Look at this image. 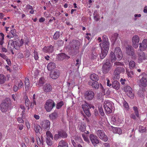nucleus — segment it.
<instances>
[{"label":"nucleus","instance_id":"nucleus-1","mask_svg":"<svg viewBox=\"0 0 147 147\" xmlns=\"http://www.w3.org/2000/svg\"><path fill=\"white\" fill-rule=\"evenodd\" d=\"M124 65L122 62L116 61L114 63V66L117 67L118 66L120 67H117L114 71V78L118 79L120 78L119 75L121 73H124L125 71L124 67Z\"/></svg>","mask_w":147,"mask_h":147},{"label":"nucleus","instance_id":"nucleus-2","mask_svg":"<svg viewBox=\"0 0 147 147\" xmlns=\"http://www.w3.org/2000/svg\"><path fill=\"white\" fill-rule=\"evenodd\" d=\"M110 57L112 62L115 61L116 59L118 60L121 59L122 57V53L120 47H116L114 53L111 52Z\"/></svg>","mask_w":147,"mask_h":147},{"label":"nucleus","instance_id":"nucleus-3","mask_svg":"<svg viewBox=\"0 0 147 147\" xmlns=\"http://www.w3.org/2000/svg\"><path fill=\"white\" fill-rule=\"evenodd\" d=\"M80 45V42L79 41L73 40L70 44L69 49L72 52L74 53V54H76L78 52V49Z\"/></svg>","mask_w":147,"mask_h":147},{"label":"nucleus","instance_id":"nucleus-4","mask_svg":"<svg viewBox=\"0 0 147 147\" xmlns=\"http://www.w3.org/2000/svg\"><path fill=\"white\" fill-rule=\"evenodd\" d=\"M112 65L109 60L107 59L104 62L102 68V71L104 74H107L109 72L111 69Z\"/></svg>","mask_w":147,"mask_h":147},{"label":"nucleus","instance_id":"nucleus-5","mask_svg":"<svg viewBox=\"0 0 147 147\" xmlns=\"http://www.w3.org/2000/svg\"><path fill=\"white\" fill-rule=\"evenodd\" d=\"M11 101L9 98L5 99L1 104L0 109L3 112H5L8 110Z\"/></svg>","mask_w":147,"mask_h":147},{"label":"nucleus","instance_id":"nucleus-6","mask_svg":"<svg viewBox=\"0 0 147 147\" xmlns=\"http://www.w3.org/2000/svg\"><path fill=\"white\" fill-rule=\"evenodd\" d=\"M55 106V104L53 101L49 99L47 100L45 106V108L46 111L49 112L51 111Z\"/></svg>","mask_w":147,"mask_h":147},{"label":"nucleus","instance_id":"nucleus-7","mask_svg":"<svg viewBox=\"0 0 147 147\" xmlns=\"http://www.w3.org/2000/svg\"><path fill=\"white\" fill-rule=\"evenodd\" d=\"M105 36H103V42L102 44H100V45L101 47V50H105L108 51L109 50V44L108 41V39L106 38Z\"/></svg>","mask_w":147,"mask_h":147},{"label":"nucleus","instance_id":"nucleus-8","mask_svg":"<svg viewBox=\"0 0 147 147\" xmlns=\"http://www.w3.org/2000/svg\"><path fill=\"white\" fill-rule=\"evenodd\" d=\"M94 95V92L91 90H87L85 92L84 94L85 99L89 101L93 99Z\"/></svg>","mask_w":147,"mask_h":147},{"label":"nucleus","instance_id":"nucleus-9","mask_svg":"<svg viewBox=\"0 0 147 147\" xmlns=\"http://www.w3.org/2000/svg\"><path fill=\"white\" fill-rule=\"evenodd\" d=\"M11 38V39L9 40L8 45V47L9 49H13L15 47V44L16 46H19L18 45V42H17L18 40V38Z\"/></svg>","mask_w":147,"mask_h":147},{"label":"nucleus","instance_id":"nucleus-10","mask_svg":"<svg viewBox=\"0 0 147 147\" xmlns=\"http://www.w3.org/2000/svg\"><path fill=\"white\" fill-rule=\"evenodd\" d=\"M82 108L86 115L89 117L91 116V114L90 112L89 109H90L91 108L94 109V107L93 106L88 105L87 104H85L82 105Z\"/></svg>","mask_w":147,"mask_h":147},{"label":"nucleus","instance_id":"nucleus-11","mask_svg":"<svg viewBox=\"0 0 147 147\" xmlns=\"http://www.w3.org/2000/svg\"><path fill=\"white\" fill-rule=\"evenodd\" d=\"M40 125L42 128L45 130H48L50 129V122L49 120H44L41 122Z\"/></svg>","mask_w":147,"mask_h":147},{"label":"nucleus","instance_id":"nucleus-12","mask_svg":"<svg viewBox=\"0 0 147 147\" xmlns=\"http://www.w3.org/2000/svg\"><path fill=\"white\" fill-rule=\"evenodd\" d=\"M60 71L57 69H55L51 71L50 73V77L53 79H57L60 76Z\"/></svg>","mask_w":147,"mask_h":147},{"label":"nucleus","instance_id":"nucleus-13","mask_svg":"<svg viewBox=\"0 0 147 147\" xmlns=\"http://www.w3.org/2000/svg\"><path fill=\"white\" fill-rule=\"evenodd\" d=\"M99 138L105 142L108 140L107 136L105 134L104 131L102 130H98L96 132Z\"/></svg>","mask_w":147,"mask_h":147},{"label":"nucleus","instance_id":"nucleus-14","mask_svg":"<svg viewBox=\"0 0 147 147\" xmlns=\"http://www.w3.org/2000/svg\"><path fill=\"white\" fill-rule=\"evenodd\" d=\"M124 90L129 97L131 98H134V94L132 92V88L130 86H125L124 88Z\"/></svg>","mask_w":147,"mask_h":147},{"label":"nucleus","instance_id":"nucleus-15","mask_svg":"<svg viewBox=\"0 0 147 147\" xmlns=\"http://www.w3.org/2000/svg\"><path fill=\"white\" fill-rule=\"evenodd\" d=\"M132 46L134 48H137L138 46L139 38L137 35L134 36L132 39Z\"/></svg>","mask_w":147,"mask_h":147},{"label":"nucleus","instance_id":"nucleus-16","mask_svg":"<svg viewBox=\"0 0 147 147\" xmlns=\"http://www.w3.org/2000/svg\"><path fill=\"white\" fill-rule=\"evenodd\" d=\"M89 138L92 143L94 146H96V144L99 143L98 138L96 136L91 134L90 135Z\"/></svg>","mask_w":147,"mask_h":147},{"label":"nucleus","instance_id":"nucleus-17","mask_svg":"<svg viewBox=\"0 0 147 147\" xmlns=\"http://www.w3.org/2000/svg\"><path fill=\"white\" fill-rule=\"evenodd\" d=\"M126 53L130 56L134 57L135 55L133 48L130 45H127L126 47Z\"/></svg>","mask_w":147,"mask_h":147},{"label":"nucleus","instance_id":"nucleus-18","mask_svg":"<svg viewBox=\"0 0 147 147\" xmlns=\"http://www.w3.org/2000/svg\"><path fill=\"white\" fill-rule=\"evenodd\" d=\"M147 48V39H144L142 43H139V49L141 51L145 50Z\"/></svg>","mask_w":147,"mask_h":147},{"label":"nucleus","instance_id":"nucleus-19","mask_svg":"<svg viewBox=\"0 0 147 147\" xmlns=\"http://www.w3.org/2000/svg\"><path fill=\"white\" fill-rule=\"evenodd\" d=\"M147 59V54L144 52L140 53L138 55V61L139 63L146 61Z\"/></svg>","mask_w":147,"mask_h":147},{"label":"nucleus","instance_id":"nucleus-20","mask_svg":"<svg viewBox=\"0 0 147 147\" xmlns=\"http://www.w3.org/2000/svg\"><path fill=\"white\" fill-rule=\"evenodd\" d=\"M146 76H144L142 77L140 80L139 85L140 86L144 87H146L147 86Z\"/></svg>","mask_w":147,"mask_h":147},{"label":"nucleus","instance_id":"nucleus-21","mask_svg":"<svg viewBox=\"0 0 147 147\" xmlns=\"http://www.w3.org/2000/svg\"><path fill=\"white\" fill-rule=\"evenodd\" d=\"M52 87L49 84H45L43 87V90L46 93H48L51 91Z\"/></svg>","mask_w":147,"mask_h":147},{"label":"nucleus","instance_id":"nucleus-22","mask_svg":"<svg viewBox=\"0 0 147 147\" xmlns=\"http://www.w3.org/2000/svg\"><path fill=\"white\" fill-rule=\"evenodd\" d=\"M43 51L45 52L52 53L54 50L53 47L52 45L49 46L45 47L43 49Z\"/></svg>","mask_w":147,"mask_h":147},{"label":"nucleus","instance_id":"nucleus-23","mask_svg":"<svg viewBox=\"0 0 147 147\" xmlns=\"http://www.w3.org/2000/svg\"><path fill=\"white\" fill-rule=\"evenodd\" d=\"M86 126L84 123H83L79 122L78 125V128L82 132H84L86 130Z\"/></svg>","mask_w":147,"mask_h":147},{"label":"nucleus","instance_id":"nucleus-24","mask_svg":"<svg viewBox=\"0 0 147 147\" xmlns=\"http://www.w3.org/2000/svg\"><path fill=\"white\" fill-rule=\"evenodd\" d=\"M88 84L91 86L93 88L95 89H98L99 87V84L97 81L92 82L90 81L88 82Z\"/></svg>","mask_w":147,"mask_h":147},{"label":"nucleus","instance_id":"nucleus-25","mask_svg":"<svg viewBox=\"0 0 147 147\" xmlns=\"http://www.w3.org/2000/svg\"><path fill=\"white\" fill-rule=\"evenodd\" d=\"M112 86L116 90H119L120 87L119 83L117 81H114L112 82Z\"/></svg>","mask_w":147,"mask_h":147},{"label":"nucleus","instance_id":"nucleus-26","mask_svg":"<svg viewBox=\"0 0 147 147\" xmlns=\"http://www.w3.org/2000/svg\"><path fill=\"white\" fill-rule=\"evenodd\" d=\"M56 67L55 64L54 62H50L48 64L47 68L49 71H51Z\"/></svg>","mask_w":147,"mask_h":147},{"label":"nucleus","instance_id":"nucleus-27","mask_svg":"<svg viewBox=\"0 0 147 147\" xmlns=\"http://www.w3.org/2000/svg\"><path fill=\"white\" fill-rule=\"evenodd\" d=\"M58 115L57 112L54 111L53 113L49 115L50 118L52 120H55L58 118Z\"/></svg>","mask_w":147,"mask_h":147},{"label":"nucleus","instance_id":"nucleus-28","mask_svg":"<svg viewBox=\"0 0 147 147\" xmlns=\"http://www.w3.org/2000/svg\"><path fill=\"white\" fill-rule=\"evenodd\" d=\"M58 146H60L59 147H68V145L65 141L61 140L59 142Z\"/></svg>","mask_w":147,"mask_h":147},{"label":"nucleus","instance_id":"nucleus-29","mask_svg":"<svg viewBox=\"0 0 147 147\" xmlns=\"http://www.w3.org/2000/svg\"><path fill=\"white\" fill-rule=\"evenodd\" d=\"M90 78L93 81H97L99 80V77L98 75L93 74L90 75Z\"/></svg>","mask_w":147,"mask_h":147},{"label":"nucleus","instance_id":"nucleus-30","mask_svg":"<svg viewBox=\"0 0 147 147\" xmlns=\"http://www.w3.org/2000/svg\"><path fill=\"white\" fill-rule=\"evenodd\" d=\"M29 79L28 78H26L25 80V88L26 91H27L29 89V88L30 85V83Z\"/></svg>","mask_w":147,"mask_h":147},{"label":"nucleus","instance_id":"nucleus-31","mask_svg":"<svg viewBox=\"0 0 147 147\" xmlns=\"http://www.w3.org/2000/svg\"><path fill=\"white\" fill-rule=\"evenodd\" d=\"M113 131L115 133L120 134L122 133V130L119 128L112 127Z\"/></svg>","mask_w":147,"mask_h":147},{"label":"nucleus","instance_id":"nucleus-32","mask_svg":"<svg viewBox=\"0 0 147 147\" xmlns=\"http://www.w3.org/2000/svg\"><path fill=\"white\" fill-rule=\"evenodd\" d=\"M108 51L105 50H101V53L100 54V55L101 59H103L107 55Z\"/></svg>","mask_w":147,"mask_h":147},{"label":"nucleus","instance_id":"nucleus-33","mask_svg":"<svg viewBox=\"0 0 147 147\" xmlns=\"http://www.w3.org/2000/svg\"><path fill=\"white\" fill-rule=\"evenodd\" d=\"M58 133V134H59V135L61 137L66 138L67 136V135L66 133L63 131H59Z\"/></svg>","mask_w":147,"mask_h":147},{"label":"nucleus","instance_id":"nucleus-34","mask_svg":"<svg viewBox=\"0 0 147 147\" xmlns=\"http://www.w3.org/2000/svg\"><path fill=\"white\" fill-rule=\"evenodd\" d=\"M113 104L112 102H111L109 100H107L105 101L104 103V107H110L111 106H113Z\"/></svg>","mask_w":147,"mask_h":147},{"label":"nucleus","instance_id":"nucleus-35","mask_svg":"<svg viewBox=\"0 0 147 147\" xmlns=\"http://www.w3.org/2000/svg\"><path fill=\"white\" fill-rule=\"evenodd\" d=\"M106 113L108 114H110L112 112V109H113V106L110 107H104Z\"/></svg>","mask_w":147,"mask_h":147},{"label":"nucleus","instance_id":"nucleus-36","mask_svg":"<svg viewBox=\"0 0 147 147\" xmlns=\"http://www.w3.org/2000/svg\"><path fill=\"white\" fill-rule=\"evenodd\" d=\"M98 56V54L95 51H93L91 54L90 58L92 59H94L96 58Z\"/></svg>","mask_w":147,"mask_h":147},{"label":"nucleus","instance_id":"nucleus-37","mask_svg":"<svg viewBox=\"0 0 147 147\" xmlns=\"http://www.w3.org/2000/svg\"><path fill=\"white\" fill-rule=\"evenodd\" d=\"M6 80V78L3 75L0 74V84L4 83Z\"/></svg>","mask_w":147,"mask_h":147},{"label":"nucleus","instance_id":"nucleus-38","mask_svg":"<svg viewBox=\"0 0 147 147\" xmlns=\"http://www.w3.org/2000/svg\"><path fill=\"white\" fill-rule=\"evenodd\" d=\"M60 32L57 31L53 36V38L55 40H57L59 37Z\"/></svg>","mask_w":147,"mask_h":147},{"label":"nucleus","instance_id":"nucleus-39","mask_svg":"<svg viewBox=\"0 0 147 147\" xmlns=\"http://www.w3.org/2000/svg\"><path fill=\"white\" fill-rule=\"evenodd\" d=\"M4 34L2 33H0V45H2L3 42V40L4 39Z\"/></svg>","mask_w":147,"mask_h":147},{"label":"nucleus","instance_id":"nucleus-40","mask_svg":"<svg viewBox=\"0 0 147 147\" xmlns=\"http://www.w3.org/2000/svg\"><path fill=\"white\" fill-rule=\"evenodd\" d=\"M16 30L15 29H12L11 30V32L12 34V36H11L10 37V38H14L13 37L14 36H16V38H17L18 37V36H16Z\"/></svg>","mask_w":147,"mask_h":147},{"label":"nucleus","instance_id":"nucleus-41","mask_svg":"<svg viewBox=\"0 0 147 147\" xmlns=\"http://www.w3.org/2000/svg\"><path fill=\"white\" fill-rule=\"evenodd\" d=\"M118 34L117 33L113 34L111 38L112 40L114 42L118 38Z\"/></svg>","mask_w":147,"mask_h":147},{"label":"nucleus","instance_id":"nucleus-42","mask_svg":"<svg viewBox=\"0 0 147 147\" xmlns=\"http://www.w3.org/2000/svg\"><path fill=\"white\" fill-rule=\"evenodd\" d=\"M16 84H17L18 86V88L19 89L21 88H22L23 85L22 82L21 80H20L19 81H17Z\"/></svg>","mask_w":147,"mask_h":147},{"label":"nucleus","instance_id":"nucleus-43","mask_svg":"<svg viewBox=\"0 0 147 147\" xmlns=\"http://www.w3.org/2000/svg\"><path fill=\"white\" fill-rule=\"evenodd\" d=\"M82 136L84 141L87 143L89 142V140L88 136L84 134H83L82 135Z\"/></svg>","mask_w":147,"mask_h":147},{"label":"nucleus","instance_id":"nucleus-44","mask_svg":"<svg viewBox=\"0 0 147 147\" xmlns=\"http://www.w3.org/2000/svg\"><path fill=\"white\" fill-rule=\"evenodd\" d=\"M46 142L47 144L49 146H51L52 144V142L51 138H46Z\"/></svg>","mask_w":147,"mask_h":147},{"label":"nucleus","instance_id":"nucleus-45","mask_svg":"<svg viewBox=\"0 0 147 147\" xmlns=\"http://www.w3.org/2000/svg\"><path fill=\"white\" fill-rule=\"evenodd\" d=\"M126 73L128 76L129 77L132 78L134 76V73L132 71H129L126 70Z\"/></svg>","mask_w":147,"mask_h":147},{"label":"nucleus","instance_id":"nucleus-46","mask_svg":"<svg viewBox=\"0 0 147 147\" xmlns=\"http://www.w3.org/2000/svg\"><path fill=\"white\" fill-rule=\"evenodd\" d=\"M133 109L137 117H139V114L138 108L136 107H133Z\"/></svg>","mask_w":147,"mask_h":147},{"label":"nucleus","instance_id":"nucleus-47","mask_svg":"<svg viewBox=\"0 0 147 147\" xmlns=\"http://www.w3.org/2000/svg\"><path fill=\"white\" fill-rule=\"evenodd\" d=\"M34 129L36 133L39 132V131L42 128L40 126L38 125H37L34 126Z\"/></svg>","mask_w":147,"mask_h":147},{"label":"nucleus","instance_id":"nucleus-48","mask_svg":"<svg viewBox=\"0 0 147 147\" xmlns=\"http://www.w3.org/2000/svg\"><path fill=\"white\" fill-rule=\"evenodd\" d=\"M129 67L131 69H132L135 66V63L133 61H130L129 63Z\"/></svg>","mask_w":147,"mask_h":147},{"label":"nucleus","instance_id":"nucleus-49","mask_svg":"<svg viewBox=\"0 0 147 147\" xmlns=\"http://www.w3.org/2000/svg\"><path fill=\"white\" fill-rule=\"evenodd\" d=\"M46 134L47 136V138H51L52 140L53 139V136L49 131H47L46 133Z\"/></svg>","mask_w":147,"mask_h":147},{"label":"nucleus","instance_id":"nucleus-50","mask_svg":"<svg viewBox=\"0 0 147 147\" xmlns=\"http://www.w3.org/2000/svg\"><path fill=\"white\" fill-rule=\"evenodd\" d=\"M146 131V129L141 126H139V131L140 133H143L145 132Z\"/></svg>","mask_w":147,"mask_h":147},{"label":"nucleus","instance_id":"nucleus-51","mask_svg":"<svg viewBox=\"0 0 147 147\" xmlns=\"http://www.w3.org/2000/svg\"><path fill=\"white\" fill-rule=\"evenodd\" d=\"M63 105V101H60L57 103L56 105V108L58 109H59L61 108Z\"/></svg>","mask_w":147,"mask_h":147},{"label":"nucleus","instance_id":"nucleus-52","mask_svg":"<svg viewBox=\"0 0 147 147\" xmlns=\"http://www.w3.org/2000/svg\"><path fill=\"white\" fill-rule=\"evenodd\" d=\"M123 106L125 109L126 110L128 111L129 109V106L127 102L124 101L123 103Z\"/></svg>","mask_w":147,"mask_h":147},{"label":"nucleus","instance_id":"nucleus-53","mask_svg":"<svg viewBox=\"0 0 147 147\" xmlns=\"http://www.w3.org/2000/svg\"><path fill=\"white\" fill-rule=\"evenodd\" d=\"M76 65L77 67L78 68L79 67L80 65L81 64V61L80 59H77L76 60Z\"/></svg>","mask_w":147,"mask_h":147},{"label":"nucleus","instance_id":"nucleus-54","mask_svg":"<svg viewBox=\"0 0 147 147\" xmlns=\"http://www.w3.org/2000/svg\"><path fill=\"white\" fill-rule=\"evenodd\" d=\"M143 93V92L142 90H139L138 91V94L140 97H142L144 96Z\"/></svg>","mask_w":147,"mask_h":147},{"label":"nucleus","instance_id":"nucleus-55","mask_svg":"<svg viewBox=\"0 0 147 147\" xmlns=\"http://www.w3.org/2000/svg\"><path fill=\"white\" fill-rule=\"evenodd\" d=\"M99 111L100 115L102 116H104L105 113L102 108L101 107L99 108Z\"/></svg>","mask_w":147,"mask_h":147},{"label":"nucleus","instance_id":"nucleus-56","mask_svg":"<svg viewBox=\"0 0 147 147\" xmlns=\"http://www.w3.org/2000/svg\"><path fill=\"white\" fill-rule=\"evenodd\" d=\"M30 103L29 100L28 98L27 97V98H26L25 100V104L26 106L27 107H28L29 106V104Z\"/></svg>","mask_w":147,"mask_h":147},{"label":"nucleus","instance_id":"nucleus-57","mask_svg":"<svg viewBox=\"0 0 147 147\" xmlns=\"http://www.w3.org/2000/svg\"><path fill=\"white\" fill-rule=\"evenodd\" d=\"M34 57L36 60L38 59V58L37 53L36 51H35L34 52Z\"/></svg>","mask_w":147,"mask_h":147},{"label":"nucleus","instance_id":"nucleus-58","mask_svg":"<svg viewBox=\"0 0 147 147\" xmlns=\"http://www.w3.org/2000/svg\"><path fill=\"white\" fill-rule=\"evenodd\" d=\"M57 44L58 46H61L63 45L64 42L61 40H59L58 41Z\"/></svg>","mask_w":147,"mask_h":147},{"label":"nucleus","instance_id":"nucleus-59","mask_svg":"<svg viewBox=\"0 0 147 147\" xmlns=\"http://www.w3.org/2000/svg\"><path fill=\"white\" fill-rule=\"evenodd\" d=\"M39 82V83L43 84L45 82V79L44 78H41L40 79Z\"/></svg>","mask_w":147,"mask_h":147},{"label":"nucleus","instance_id":"nucleus-60","mask_svg":"<svg viewBox=\"0 0 147 147\" xmlns=\"http://www.w3.org/2000/svg\"><path fill=\"white\" fill-rule=\"evenodd\" d=\"M18 121L20 123H23L24 121L21 117H18L17 119Z\"/></svg>","mask_w":147,"mask_h":147},{"label":"nucleus","instance_id":"nucleus-61","mask_svg":"<svg viewBox=\"0 0 147 147\" xmlns=\"http://www.w3.org/2000/svg\"><path fill=\"white\" fill-rule=\"evenodd\" d=\"M18 87L16 85H15L13 87V90L14 92H17L18 91Z\"/></svg>","mask_w":147,"mask_h":147},{"label":"nucleus","instance_id":"nucleus-62","mask_svg":"<svg viewBox=\"0 0 147 147\" xmlns=\"http://www.w3.org/2000/svg\"><path fill=\"white\" fill-rule=\"evenodd\" d=\"M60 137V135H59V134H56L54 137V138L55 140H57Z\"/></svg>","mask_w":147,"mask_h":147},{"label":"nucleus","instance_id":"nucleus-63","mask_svg":"<svg viewBox=\"0 0 147 147\" xmlns=\"http://www.w3.org/2000/svg\"><path fill=\"white\" fill-rule=\"evenodd\" d=\"M107 85L109 87H110L112 85V84L110 83V81L108 79H107Z\"/></svg>","mask_w":147,"mask_h":147},{"label":"nucleus","instance_id":"nucleus-64","mask_svg":"<svg viewBox=\"0 0 147 147\" xmlns=\"http://www.w3.org/2000/svg\"><path fill=\"white\" fill-rule=\"evenodd\" d=\"M6 61H7V63L8 65H11V61H10V59H8V58H7L6 59Z\"/></svg>","mask_w":147,"mask_h":147}]
</instances>
